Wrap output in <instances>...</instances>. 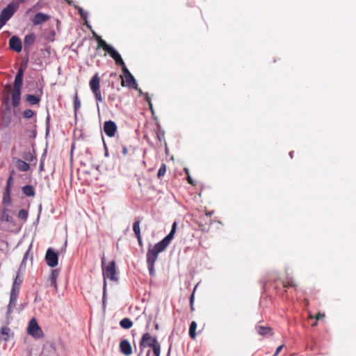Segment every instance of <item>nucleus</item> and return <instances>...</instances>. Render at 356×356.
Segmentation results:
<instances>
[{
	"label": "nucleus",
	"mask_w": 356,
	"mask_h": 356,
	"mask_svg": "<svg viewBox=\"0 0 356 356\" xmlns=\"http://www.w3.org/2000/svg\"><path fill=\"white\" fill-rule=\"evenodd\" d=\"M147 356H149V354H147Z\"/></svg>",
	"instance_id": "nucleus-57"
},
{
	"label": "nucleus",
	"mask_w": 356,
	"mask_h": 356,
	"mask_svg": "<svg viewBox=\"0 0 356 356\" xmlns=\"http://www.w3.org/2000/svg\"><path fill=\"white\" fill-rule=\"evenodd\" d=\"M27 332L34 338H40L43 336V332L38 324L35 318H32L28 325Z\"/></svg>",
	"instance_id": "nucleus-5"
},
{
	"label": "nucleus",
	"mask_w": 356,
	"mask_h": 356,
	"mask_svg": "<svg viewBox=\"0 0 356 356\" xmlns=\"http://www.w3.org/2000/svg\"><path fill=\"white\" fill-rule=\"evenodd\" d=\"M158 342L156 337H152L149 332L145 333L140 341V347H152L156 344Z\"/></svg>",
	"instance_id": "nucleus-8"
},
{
	"label": "nucleus",
	"mask_w": 356,
	"mask_h": 356,
	"mask_svg": "<svg viewBox=\"0 0 356 356\" xmlns=\"http://www.w3.org/2000/svg\"><path fill=\"white\" fill-rule=\"evenodd\" d=\"M35 40V35L33 33H31L26 35L24 39V47H29L31 46Z\"/></svg>",
	"instance_id": "nucleus-20"
},
{
	"label": "nucleus",
	"mask_w": 356,
	"mask_h": 356,
	"mask_svg": "<svg viewBox=\"0 0 356 356\" xmlns=\"http://www.w3.org/2000/svg\"><path fill=\"white\" fill-rule=\"evenodd\" d=\"M90 88L95 96L97 102H102L103 97L100 90V78L98 74H95L90 81Z\"/></svg>",
	"instance_id": "nucleus-2"
},
{
	"label": "nucleus",
	"mask_w": 356,
	"mask_h": 356,
	"mask_svg": "<svg viewBox=\"0 0 356 356\" xmlns=\"http://www.w3.org/2000/svg\"><path fill=\"white\" fill-rule=\"evenodd\" d=\"M35 115V113L31 109H26L23 111L22 115L24 118L29 119L31 118Z\"/></svg>",
	"instance_id": "nucleus-31"
},
{
	"label": "nucleus",
	"mask_w": 356,
	"mask_h": 356,
	"mask_svg": "<svg viewBox=\"0 0 356 356\" xmlns=\"http://www.w3.org/2000/svg\"><path fill=\"white\" fill-rule=\"evenodd\" d=\"M255 329L257 333L262 337L273 336L274 334L273 328L269 326L258 325L255 326Z\"/></svg>",
	"instance_id": "nucleus-13"
},
{
	"label": "nucleus",
	"mask_w": 356,
	"mask_h": 356,
	"mask_svg": "<svg viewBox=\"0 0 356 356\" xmlns=\"http://www.w3.org/2000/svg\"><path fill=\"white\" fill-rule=\"evenodd\" d=\"M9 47L10 49L19 53L22 51V42L17 36H13L9 40Z\"/></svg>",
	"instance_id": "nucleus-12"
},
{
	"label": "nucleus",
	"mask_w": 356,
	"mask_h": 356,
	"mask_svg": "<svg viewBox=\"0 0 356 356\" xmlns=\"http://www.w3.org/2000/svg\"><path fill=\"white\" fill-rule=\"evenodd\" d=\"M325 317V314H321L320 312L317 313L314 316H313L312 315H309V318H315L316 319L317 321L320 320V319H322Z\"/></svg>",
	"instance_id": "nucleus-40"
},
{
	"label": "nucleus",
	"mask_w": 356,
	"mask_h": 356,
	"mask_svg": "<svg viewBox=\"0 0 356 356\" xmlns=\"http://www.w3.org/2000/svg\"><path fill=\"white\" fill-rule=\"evenodd\" d=\"M50 19V16L49 15L38 13H37L32 19V22L34 25L41 24Z\"/></svg>",
	"instance_id": "nucleus-14"
},
{
	"label": "nucleus",
	"mask_w": 356,
	"mask_h": 356,
	"mask_svg": "<svg viewBox=\"0 0 356 356\" xmlns=\"http://www.w3.org/2000/svg\"><path fill=\"white\" fill-rule=\"evenodd\" d=\"M105 259L104 257L102 259V266L104 264ZM103 270V276L104 280L108 278L112 281L117 280V277H115L116 270H115V262L112 261L109 263L107 267L104 268L102 266Z\"/></svg>",
	"instance_id": "nucleus-4"
},
{
	"label": "nucleus",
	"mask_w": 356,
	"mask_h": 356,
	"mask_svg": "<svg viewBox=\"0 0 356 356\" xmlns=\"http://www.w3.org/2000/svg\"><path fill=\"white\" fill-rule=\"evenodd\" d=\"M316 325H317V321H316L315 323H314L312 325V327H315V326H316Z\"/></svg>",
	"instance_id": "nucleus-55"
},
{
	"label": "nucleus",
	"mask_w": 356,
	"mask_h": 356,
	"mask_svg": "<svg viewBox=\"0 0 356 356\" xmlns=\"http://www.w3.org/2000/svg\"><path fill=\"white\" fill-rule=\"evenodd\" d=\"M21 90L15 89L12 92V104L14 107L19 106L20 102Z\"/></svg>",
	"instance_id": "nucleus-16"
},
{
	"label": "nucleus",
	"mask_w": 356,
	"mask_h": 356,
	"mask_svg": "<svg viewBox=\"0 0 356 356\" xmlns=\"http://www.w3.org/2000/svg\"><path fill=\"white\" fill-rule=\"evenodd\" d=\"M16 277H18V275H17ZM21 283H22V281L19 279V277H17V286H19Z\"/></svg>",
	"instance_id": "nucleus-50"
},
{
	"label": "nucleus",
	"mask_w": 356,
	"mask_h": 356,
	"mask_svg": "<svg viewBox=\"0 0 356 356\" xmlns=\"http://www.w3.org/2000/svg\"><path fill=\"white\" fill-rule=\"evenodd\" d=\"M120 352L124 356H130L133 353V349L130 342L127 339H122L119 344Z\"/></svg>",
	"instance_id": "nucleus-10"
},
{
	"label": "nucleus",
	"mask_w": 356,
	"mask_h": 356,
	"mask_svg": "<svg viewBox=\"0 0 356 356\" xmlns=\"http://www.w3.org/2000/svg\"><path fill=\"white\" fill-rule=\"evenodd\" d=\"M190 305H194V291L190 296Z\"/></svg>",
	"instance_id": "nucleus-45"
},
{
	"label": "nucleus",
	"mask_w": 356,
	"mask_h": 356,
	"mask_svg": "<svg viewBox=\"0 0 356 356\" xmlns=\"http://www.w3.org/2000/svg\"><path fill=\"white\" fill-rule=\"evenodd\" d=\"M10 216L8 214V209H4L2 211V214H1V220H3V221H6V222H8L10 221Z\"/></svg>",
	"instance_id": "nucleus-37"
},
{
	"label": "nucleus",
	"mask_w": 356,
	"mask_h": 356,
	"mask_svg": "<svg viewBox=\"0 0 356 356\" xmlns=\"http://www.w3.org/2000/svg\"><path fill=\"white\" fill-rule=\"evenodd\" d=\"M73 106H74V113L76 114L77 111L80 109V108L81 106V103L80 99H79L77 92H76V94L74 97Z\"/></svg>",
	"instance_id": "nucleus-27"
},
{
	"label": "nucleus",
	"mask_w": 356,
	"mask_h": 356,
	"mask_svg": "<svg viewBox=\"0 0 356 356\" xmlns=\"http://www.w3.org/2000/svg\"><path fill=\"white\" fill-rule=\"evenodd\" d=\"M40 95H26V100L31 105L38 104L40 102V95L42 93V89H40Z\"/></svg>",
	"instance_id": "nucleus-17"
},
{
	"label": "nucleus",
	"mask_w": 356,
	"mask_h": 356,
	"mask_svg": "<svg viewBox=\"0 0 356 356\" xmlns=\"http://www.w3.org/2000/svg\"><path fill=\"white\" fill-rule=\"evenodd\" d=\"M22 191L23 193L28 197H33L35 195V190L31 185L23 186Z\"/></svg>",
	"instance_id": "nucleus-21"
},
{
	"label": "nucleus",
	"mask_w": 356,
	"mask_h": 356,
	"mask_svg": "<svg viewBox=\"0 0 356 356\" xmlns=\"http://www.w3.org/2000/svg\"><path fill=\"white\" fill-rule=\"evenodd\" d=\"M284 347V344L280 345V346H278L277 348V349H276V351H275V354L273 356H277L278 354L280 353V351L283 349Z\"/></svg>",
	"instance_id": "nucleus-42"
},
{
	"label": "nucleus",
	"mask_w": 356,
	"mask_h": 356,
	"mask_svg": "<svg viewBox=\"0 0 356 356\" xmlns=\"http://www.w3.org/2000/svg\"><path fill=\"white\" fill-rule=\"evenodd\" d=\"M15 165L17 168L21 172H26L30 169V165L28 163L19 159H16Z\"/></svg>",
	"instance_id": "nucleus-18"
},
{
	"label": "nucleus",
	"mask_w": 356,
	"mask_h": 356,
	"mask_svg": "<svg viewBox=\"0 0 356 356\" xmlns=\"http://www.w3.org/2000/svg\"><path fill=\"white\" fill-rule=\"evenodd\" d=\"M45 259L47 265L50 267H55L58 265V254L51 248L47 250Z\"/></svg>",
	"instance_id": "nucleus-9"
},
{
	"label": "nucleus",
	"mask_w": 356,
	"mask_h": 356,
	"mask_svg": "<svg viewBox=\"0 0 356 356\" xmlns=\"http://www.w3.org/2000/svg\"><path fill=\"white\" fill-rule=\"evenodd\" d=\"M120 325L124 329H129L132 327L133 323L129 318H124L120 321Z\"/></svg>",
	"instance_id": "nucleus-25"
},
{
	"label": "nucleus",
	"mask_w": 356,
	"mask_h": 356,
	"mask_svg": "<svg viewBox=\"0 0 356 356\" xmlns=\"http://www.w3.org/2000/svg\"><path fill=\"white\" fill-rule=\"evenodd\" d=\"M213 213H214V212H213V211H207V212H206V216H207V217H211V216L213 214Z\"/></svg>",
	"instance_id": "nucleus-49"
},
{
	"label": "nucleus",
	"mask_w": 356,
	"mask_h": 356,
	"mask_svg": "<svg viewBox=\"0 0 356 356\" xmlns=\"http://www.w3.org/2000/svg\"><path fill=\"white\" fill-rule=\"evenodd\" d=\"M23 75L24 70L22 67H19L15 76L13 88L21 90L23 83Z\"/></svg>",
	"instance_id": "nucleus-15"
},
{
	"label": "nucleus",
	"mask_w": 356,
	"mask_h": 356,
	"mask_svg": "<svg viewBox=\"0 0 356 356\" xmlns=\"http://www.w3.org/2000/svg\"><path fill=\"white\" fill-rule=\"evenodd\" d=\"M17 277H16V278L14 281L10 294L13 295V293H14V294H17V296H18V293L19 291V286H17Z\"/></svg>",
	"instance_id": "nucleus-34"
},
{
	"label": "nucleus",
	"mask_w": 356,
	"mask_h": 356,
	"mask_svg": "<svg viewBox=\"0 0 356 356\" xmlns=\"http://www.w3.org/2000/svg\"><path fill=\"white\" fill-rule=\"evenodd\" d=\"M104 47L105 48L104 49V50L106 51L110 55V56L115 60V64L117 65L121 66L122 70H123V67H127L121 56L113 47H112L109 44L104 45Z\"/></svg>",
	"instance_id": "nucleus-6"
},
{
	"label": "nucleus",
	"mask_w": 356,
	"mask_h": 356,
	"mask_svg": "<svg viewBox=\"0 0 356 356\" xmlns=\"http://www.w3.org/2000/svg\"><path fill=\"white\" fill-rule=\"evenodd\" d=\"M191 310V312H193L195 310L194 309V305H190Z\"/></svg>",
	"instance_id": "nucleus-53"
},
{
	"label": "nucleus",
	"mask_w": 356,
	"mask_h": 356,
	"mask_svg": "<svg viewBox=\"0 0 356 356\" xmlns=\"http://www.w3.org/2000/svg\"><path fill=\"white\" fill-rule=\"evenodd\" d=\"M93 37L97 41V48H105L104 45H108L99 35H98L94 31H92Z\"/></svg>",
	"instance_id": "nucleus-22"
},
{
	"label": "nucleus",
	"mask_w": 356,
	"mask_h": 356,
	"mask_svg": "<svg viewBox=\"0 0 356 356\" xmlns=\"http://www.w3.org/2000/svg\"><path fill=\"white\" fill-rule=\"evenodd\" d=\"M10 192L11 190H8V188H5L3 195V204L6 205H8L11 202L10 198Z\"/></svg>",
	"instance_id": "nucleus-23"
},
{
	"label": "nucleus",
	"mask_w": 356,
	"mask_h": 356,
	"mask_svg": "<svg viewBox=\"0 0 356 356\" xmlns=\"http://www.w3.org/2000/svg\"><path fill=\"white\" fill-rule=\"evenodd\" d=\"M137 90L138 91V92H139V94H140V95H144V94H145V93H143V92H142L141 89H137Z\"/></svg>",
	"instance_id": "nucleus-54"
},
{
	"label": "nucleus",
	"mask_w": 356,
	"mask_h": 356,
	"mask_svg": "<svg viewBox=\"0 0 356 356\" xmlns=\"http://www.w3.org/2000/svg\"><path fill=\"white\" fill-rule=\"evenodd\" d=\"M137 239H138V244L140 246H143V241H142V237H141V235L140 236H136Z\"/></svg>",
	"instance_id": "nucleus-47"
},
{
	"label": "nucleus",
	"mask_w": 356,
	"mask_h": 356,
	"mask_svg": "<svg viewBox=\"0 0 356 356\" xmlns=\"http://www.w3.org/2000/svg\"><path fill=\"white\" fill-rule=\"evenodd\" d=\"M74 7L78 9V12H79V15H81V17L83 20H85V24L91 30L92 26L90 25H89L87 22L88 14L83 10V9L82 8H80L79 6H74Z\"/></svg>",
	"instance_id": "nucleus-26"
},
{
	"label": "nucleus",
	"mask_w": 356,
	"mask_h": 356,
	"mask_svg": "<svg viewBox=\"0 0 356 356\" xmlns=\"http://www.w3.org/2000/svg\"><path fill=\"white\" fill-rule=\"evenodd\" d=\"M196 329H197V323L195 321H192L190 324L189 327V336L191 339H195L196 337Z\"/></svg>",
	"instance_id": "nucleus-24"
},
{
	"label": "nucleus",
	"mask_w": 356,
	"mask_h": 356,
	"mask_svg": "<svg viewBox=\"0 0 356 356\" xmlns=\"http://www.w3.org/2000/svg\"><path fill=\"white\" fill-rule=\"evenodd\" d=\"M106 286V281H104V296L105 295ZM104 298H103V300H104Z\"/></svg>",
	"instance_id": "nucleus-52"
},
{
	"label": "nucleus",
	"mask_w": 356,
	"mask_h": 356,
	"mask_svg": "<svg viewBox=\"0 0 356 356\" xmlns=\"http://www.w3.org/2000/svg\"><path fill=\"white\" fill-rule=\"evenodd\" d=\"M283 286L284 288H288V287H294L295 288V287H296V284L292 280H289L283 283Z\"/></svg>",
	"instance_id": "nucleus-38"
},
{
	"label": "nucleus",
	"mask_w": 356,
	"mask_h": 356,
	"mask_svg": "<svg viewBox=\"0 0 356 356\" xmlns=\"http://www.w3.org/2000/svg\"><path fill=\"white\" fill-rule=\"evenodd\" d=\"M42 8V6L40 5V2H38L37 3H35L33 7L32 8L30 9V10H35L37 9H39V8Z\"/></svg>",
	"instance_id": "nucleus-43"
},
{
	"label": "nucleus",
	"mask_w": 356,
	"mask_h": 356,
	"mask_svg": "<svg viewBox=\"0 0 356 356\" xmlns=\"http://www.w3.org/2000/svg\"><path fill=\"white\" fill-rule=\"evenodd\" d=\"M165 172H166V165H165V163H163L159 169V171L157 173V177L159 178H161V177L164 176V175L165 174Z\"/></svg>",
	"instance_id": "nucleus-32"
},
{
	"label": "nucleus",
	"mask_w": 356,
	"mask_h": 356,
	"mask_svg": "<svg viewBox=\"0 0 356 356\" xmlns=\"http://www.w3.org/2000/svg\"><path fill=\"white\" fill-rule=\"evenodd\" d=\"M148 105H149V109L152 111V112H153V106H152V102H149V104H148Z\"/></svg>",
	"instance_id": "nucleus-51"
},
{
	"label": "nucleus",
	"mask_w": 356,
	"mask_h": 356,
	"mask_svg": "<svg viewBox=\"0 0 356 356\" xmlns=\"http://www.w3.org/2000/svg\"><path fill=\"white\" fill-rule=\"evenodd\" d=\"M17 294H10V302H9V305H8V312H10V307L12 306H15V304H16V301H17Z\"/></svg>",
	"instance_id": "nucleus-29"
},
{
	"label": "nucleus",
	"mask_w": 356,
	"mask_h": 356,
	"mask_svg": "<svg viewBox=\"0 0 356 356\" xmlns=\"http://www.w3.org/2000/svg\"><path fill=\"white\" fill-rule=\"evenodd\" d=\"M104 131L107 136L113 137L117 131V125L113 121H106L104 124Z\"/></svg>",
	"instance_id": "nucleus-11"
},
{
	"label": "nucleus",
	"mask_w": 356,
	"mask_h": 356,
	"mask_svg": "<svg viewBox=\"0 0 356 356\" xmlns=\"http://www.w3.org/2000/svg\"><path fill=\"white\" fill-rule=\"evenodd\" d=\"M176 229L177 222H174L170 233L165 237L159 243H156L154 246L149 245L146 255L147 260L156 262L159 254L163 252L174 238Z\"/></svg>",
	"instance_id": "nucleus-1"
},
{
	"label": "nucleus",
	"mask_w": 356,
	"mask_h": 356,
	"mask_svg": "<svg viewBox=\"0 0 356 356\" xmlns=\"http://www.w3.org/2000/svg\"><path fill=\"white\" fill-rule=\"evenodd\" d=\"M184 171H185V172H186V175H187V181H188V182L190 184L193 185V186H195L196 184H195V181H193V179L191 178V177L190 176L188 169L185 168V169H184Z\"/></svg>",
	"instance_id": "nucleus-39"
},
{
	"label": "nucleus",
	"mask_w": 356,
	"mask_h": 356,
	"mask_svg": "<svg viewBox=\"0 0 356 356\" xmlns=\"http://www.w3.org/2000/svg\"><path fill=\"white\" fill-rule=\"evenodd\" d=\"M5 24H3L2 23L0 22V29L4 26Z\"/></svg>",
	"instance_id": "nucleus-56"
},
{
	"label": "nucleus",
	"mask_w": 356,
	"mask_h": 356,
	"mask_svg": "<svg viewBox=\"0 0 356 356\" xmlns=\"http://www.w3.org/2000/svg\"><path fill=\"white\" fill-rule=\"evenodd\" d=\"M199 228L200 229L201 231L204 232H208V229L202 224H199Z\"/></svg>",
	"instance_id": "nucleus-44"
},
{
	"label": "nucleus",
	"mask_w": 356,
	"mask_h": 356,
	"mask_svg": "<svg viewBox=\"0 0 356 356\" xmlns=\"http://www.w3.org/2000/svg\"><path fill=\"white\" fill-rule=\"evenodd\" d=\"M9 332H10V328H8V327H3L1 329V333L3 335L8 336L9 334Z\"/></svg>",
	"instance_id": "nucleus-41"
},
{
	"label": "nucleus",
	"mask_w": 356,
	"mask_h": 356,
	"mask_svg": "<svg viewBox=\"0 0 356 356\" xmlns=\"http://www.w3.org/2000/svg\"><path fill=\"white\" fill-rule=\"evenodd\" d=\"M140 220H136L133 225V231L136 235V236H140Z\"/></svg>",
	"instance_id": "nucleus-28"
},
{
	"label": "nucleus",
	"mask_w": 356,
	"mask_h": 356,
	"mask_svg": "<svg viewBox=\"0 0 356 356\" xmlns=\"http://www.w3.org/2000/svg\"><path fill=\"white\" fill-rule=\"evenodd\" d=\"M58 275H59V270L58 269L52 270L51 275L49 278V282L50 283V285L54 286L56 290L57 289L56 280H57Z\"/></svg>",
	"instance_id": "nucleus-19"
},
{
	"label": "nucleus",
	"mask_w": 356,
	"mask_h": 356,
	"mask_svg": "<svg viewBox=\"0 0 356 356\" xmlns=\"http://www.w3.org/2000/svg\"><path fill=\"white\" fill-rule=\"evenodd\" d=\"M122 154L124 155H126L128 153V149H127V148L125 146L122 147Z\"/></svg>",
	"instance_id": "nucleus-48"
},
{
	"label": "nucleus",
	"mask_w": 356,
	"mask_h": 356,
	"mask_svg": "<svg viewBox=\"0 0 356 356\" xmlns=\"http://www.w3.org/2000/svg\"><path fill=\"white\" fill-rule=\"evenodd\" d=\"M147 264L149 275L151 276H154L155 275V270H154L155 262L147 260Z\"/></svg>",
	"instance_id": "nucleus-30"
},
{
	"label": "nucleus",
	"mask_w": 356,
	"mask_h": 356,
	"mask_svg": "<svg viewBox=\"0 0 356 356\" xmlns=\"http://www.w3.org/2000/svg\"><path fill=\"white\" fill-rule=\"evenodd\" d=\"M153 350V353L154 356H159L160 355V344L159 343H157L154 346L151 347Z\"/></svg>",
	"instance_id": "nucleus-36"
},
{
	"label": "nucleus",
	"mask_w": 356,
	"mask_h": 356,
	"mask_svg": "<svg viewBox=\"0 0 356 356\" xmlns=\"http://www.w3.org/2000/svg\"><path fill=\"white\" fill-rule=\"evenodd\" d=\"M15 12L13 5L8 4L0 13V22L6 24V22L12 17Z\"/></svg>",
	"instance_id": "nucleus-7"
},
{
	"label": "nucleus",
	"mask_w": 356,
	"mask_h": 356,
	"mask_svg": "<svg viewBox=\"0 0 356 356\" xmlns=\"http://www.w3.org/2000/svg\"><path fill=\"white\" fill-rule=\"evenodd\" d=\"M13 174H14V171L12 170L10 172V175L7 180L6 188H8V190H11V188H12V184H13Z\"/></svg>",
	"instance_id": "nucleus-33"
},
{
	"label": "nucleus",
	"mask_w": 356,
	"mask_h": 356,
	"mask_svg": "<svg viewBox=\"0 0 356 356\" xmlns=\"http://www.w3.org/2000/svg\"><path fill=\"white\" fill-rule=\"evenodd\" d=\"M28 211L25 209H21L18 213V217L22 219L26 220L28 218Z\"/></svg>",
	"instance_id": "nucleus-35"
},
{
	"label": "nucleus",
	"mask_w": 356,
	"mask_h": 356,
	"mask_svg": "<svg viewBox=\"0 0 356 356\" xmlns=\"http://www.w3.org/2000/svg\"><path fill=\"white\" fill-rule=\"evenodd\" d=\"M144 96H145V100L147 102L148 104H149V102H151V99H150L148 93H145Z\"/></svg>",
	"instance_id": "nucleus-46"
},
{
	"label": "nucleus",
	"mask_w": 356,
	"mask_h": 356,
	"mask_svg": "<svg viewBox=\"0 0 356 356\" xmlns=\"http://www.w3.org/2000/svg\"><path fill=\"white\" fill-rule=\"evenodd\" d=\"M122 70L123 72V74L120 76L122 80V86H124L126 83V86H127L128 87L133 88L137 90L138 85L136 83V79H134V76L130 73L127 67H123V70Z\"/></svg>",
	"instance_id": "nucleus-3"
}]
</instances>
